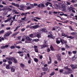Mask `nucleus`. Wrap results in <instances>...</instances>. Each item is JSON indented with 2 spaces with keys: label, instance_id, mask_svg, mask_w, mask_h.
<instances>
[{
  "label": "nucleus",
  "instance_id": "obj_1",
  "mask_svg": "<svg viewBox=\"0 0 77 77\" xmlns=\"http://www.w3.org/2000/svg\"><path fill=\"white\" fill-rule=\"evenodd\" d=\"M6 59H7V60H11V61H13V62H14V63H17L18 62L17 61V60L16 59V58L14 57H11V58H6Z\"/></svg>",
  "mask_w": 77,
  "mask_h": 77
},
{
  "label": "nucleus",
  "instance_id": "obj_2",
  "mask_svg": "<svg viewBox=\"0 0 77 77\" xmlns=\"http://www.w3.org/2000/svg\"><path fill=\"white\" fill-rule=\"evenodd\" d=\"M60 41L62 43V45H63L64 44H65V45H66L67 44V41L66 40H64L63 39H60Z\"/></svg>",
  "mask_w": 77,
  "mask_h": 77
},
{
  "label": "nucleus",
  "instance_id": "obj_3",
  "mask_svg": "<svg viewBox=\"0 0 77 77\" xmlns=\"http://www.w3.org/2000/svg\"><path fill=\"white\" fill-rule=\"evenodd\" d=\"M24 8V6L23 5H20V7L18 8V9H20V10H21V11H24V10H23V9Z\"/></svg>",
  "mask_w": 77,
  "mask_h": 77
},
{
  "label": "nucleus",
  "instance_id": "obj_4",
  "mask_svg": "<svg viewBox=\"0 0 77 77\" xmlns=\"http://www.w3.org/2000/svg\"><path fill=\"white\" fill-rule=\"evenodd\" d=\"M10 34H12V32L11 31H10L7 33H6L4 35L5 37H6V36H8L10 35Z\"/></svg>",
  "mask_w": 77,
  "mask_h": 77
},
{
  "label": "nucleus",
  "instance_id": "obj_5",
  "mask_svg": "<svg viewBox=\"0 0 77 77\" xmlns=\"http://www.w3.org/2000/svg\"><path fill=\"white\" fill-rule=\"evenodd\" d=\"M18 53H19V55L20 56H21V57H22V56H23L24 55V52L23 51H19L18 52Z\"/></svg>",
  "mask_w": 77,
  "mask_h": 77
},
{
  "label": "nucleus",
  "instance_id": "obj_6",
  "mask_svg": "<svg viewBox=\"0 0 77 77\" xmlns=\"http://www.w3.org/2000/svg\"><path fill=\"white\" fill-rule=\"evenodd\" d=\"M74 9H75L74 8L73 6L71 5L70 7L68 9V10H69V11H71L72 10H74Z\"/></svg>",
  "mask_w": 77,
  "mask_h": 77
},
{
  "label": "nucleus",
  "instance_id": "obj_7",
  "mask_svg": "<svg viewBox=\"0 0 77 77\" xmlns=\"http://www.w3.org/2000/svg\"><path fill=\"white\" fill-rule=\"evenodd\" d=\"M61 8L63 9V11L66 10V8H65V6L64 5H62L61 6Z\"/></svg>",
  "mask_w": 77,
  "mask_h": 77
},
{
  "label": "nucleus",
  "instance_id": "obj_8",
  "mask_svg": "<svg viewBox=\"0 0 77 77\" xmlns=\"http://www.w3.org/2000/svg\"><path fill=\"white\" fill-rule=\"evenodd\" d=\"M45 29H42L39 30L38 31V32H39L38 33H40V34H41V33H42L43 32H45Z\"/></svg>",
  "mask_w": 77,
  "mask_h": 77
},
{
  "label": "nucleus",
  "instance_id": "obj_9",
  "mask_svg": "<svg viewBox=\"0 0 77 77\" xmlns=\"http://www.w3.org/2000/svg\"><path fill=\"white\" fill-rule=\"evenodd\" d=\"M67 71L69 74H71V73L72 72V69H71L70 68L68 69Z\"/></svg>",
  "mask_w": 77,
  "mask_h": 77
},
{
  "label": "nucleus",
  "instance_id": "obj_10",
  "mask_svg": "<svg viewBox=\"0 0 77 77\" xmlns=\"http://www.w3.org/2000/svg\"><path fill=\"white\" fill-rule=\"evenodd\" d=\"M11 19H12L11 17H8V20H7L5 21V23H7V22H8L9 21H10V20H11Z\"/></svg>",
  "mask_w": 77,
  "mask_h": 77
},
{
  "label": "nucleus",
  "instance_id": "obj_11",
  "mask_svg": "<svg viewBox=\"0 0 77 77\" xmlns=\"http://www.w3.org/2000/svg\"><path fill=\"white\" fill-rule=\"evenodd\" d=\"M55 28H56V30L57 32H59V31L60 30V28L57 26H55Z\"/></svg>",
  "mask_w": 77,
  "mask_h": 77
},
{
  "label": "nucleus",
  "instance_id": "obj_12",
  "mask_svg": "<svg viewBox=\"0 0 77 77\" xmlns=\"http://www.w3.org/2000/svg\"><path fill=\"white\" fill-rule=\"evenodd\" d=\"M33 29H37L39 27V26L38 25H34L32 26Z\"/></svg>",
  "mask_w": 77,
  "mask_h": 77
},
{
  "label": "nucleus",
  "instance_id": "obj_13",
  "mask_svg": "<svg viewBox=\"0 0 77 77\" xmlns=\"http://www.w3.org/2000/svg\"><path fill=\"white\" fill-rule=\"evenodd\" d=\"M27 13H22L21 14V16H24L25 17H27Z\"/></svg>",
  "mask_w": 77,
  "mask_h": 77
},
{
  "label": "nucleus",
  "instance_id": "obj_14",
  "mask_svg": "<svg viewBox=\"0 0 77 77\" xmlns=\"http://www.w3.org/2000/svg\"><path fill=\"white\" fill-rule=\"evenodd\" d=\"M72 68L73 69H74L76 68H77V64H75L74 65V66L73 67H72Z\"/></svg>",
  "mask_w": 77,
  "mask_h": 77
},
{
  "label": "nucleus",
  "instance_id": "obj_15",
  "mask_svg": "<svg viewBox=\"0 0 77 77\" xmlns=\"http://www.w3.org/2000/svg\"><path fill=\"white\" fill-rule=\"evenodd\" d=\"M26 40L27 41H31L32 40V39L31 38H30L29 37H27V38H26Z\"/></svg>",
  "mask_w": 77,
  "mask_h": 77
},
{
  "label": "nucleus",
  "instance_id": "obj_16",
  "mask_svg": "<svg viewBox=\"0 0 77 77\" xmlns=\"http://www.w3.org/2000/svg\"><path fill=\"white\" fill-rule=\"evenodd\" d=\"M47 47V45H44L41 46V48H43L44 47Z\"/></svg>",
  "mask_w": 77,
  "mask_h": 77
},
{
  "label": "nucleus",
  "instance_id": "obj_17",
  "mask_svg": "<svg viewBox=\"0 0 77 77\" xmlns=\"http://www.w3.org/2000/svg\"><path fill=\"white\" fill-rule=\"evenodd\" d=\"M11 60H9V61H8V63H9V65H11L12 63V62L11 61Z\"/></svg>",
  "mask_w": 77,
  "mask_h": 77
},
{
  "label": "nucleus",
  "instance_id": "obj_18",
  "mask_svg": "<svg viewBox=\"0 0 77 77\" xmlns=\"http://www.w3.org/2000/svg\"><path fill=\"white\" fill-rule=\"evenodd\" d=\"M8 9V8H7V7H4L3 9H2V11H6V10H7Z\"/></svg>",
  "mask_w": 77,
  "mask_h": 77
},
{
  "label": "nucleus",
  "instance_id": "obj_19",
  "mask_svg": "<svg viewBox=\"0 0 77 77\" xmlns=\"http://www.w3.org/2000/svg\"><path fill=\"white\" fill-rule=\"evenodd\" d=\"M34 60L35 62H36V63H37V62H38V58H34Z\"/></svg>",
  "mask_w": 77,
  "mask_h": 77
},
{
  "label": "nucleus",
  "instance_id": "obj_20",
  "mask_svg": "<svg viewBox=\"0 0 77 77\" xmlns=\"http://www.w3.org/2000/svg\"><path fill=\"white\" fill-rule=\"evenodd\" d=\"M41 34L40 33H39L38 32H37V38H40V35Z\"/></svg>",
  "mask_w": 77,
  "mask_h": 77
},
{
  "label": "nucleus",
  "instance_id": "obj_21",
  "mask_svg": "<svg viewBox=\"0 0 77 77\" xmlns=\"http://www.w3.org/2000/svg\"><path fill=\"white\" fill-rule=\"evenodd\" d=\"M69 27L70 29V30H71L72 31H74V29H72V28L71 26H69Z\"/></svg>",
  "mask_w": 77,
  "mask_h": 77
},
{
  "label": "nucleus",
  "instance_id": "obj_22",
  "mask_svg": "<svg viewBox=\"0 0 77 77\" xmlns=\"http://www.w3.org/2000/svg\"><path fill=\"white\" fill-rule=\"evenodd\" d=\"M67 38H70V39H72L73 38H74V37H72V36H67Z\"/></svg>",
  "mask_w": 77,
  "mask_h": 77
},
{
  "label": "nucleus",
  "instance_id": "obj_23",
  "mask_svg": "<svg viewBox=\"0 0 77 77\" xmlns=\"http://www.w3.org/2000/svg\"><path fill=\"white\" fill-rule=\"evenodd\" d=\"M56 43L58 44H60V41L57 40L56 41Z\"/></svg>",
  "mask_w": 77,
  "mask_h": 77
},
{
  "label": "nucleus",
  "instance_id": "obj_24",
  "mask_svg": "<svg viewBox=\"0 0 77 77\" xmlns=\"http://www.w3.org/2000/svg\"><path fill=\"white\" fill-rule=\"evenodd\" d=\"M56 57H57V58L59 57H61V55H60V54H57L56 55Z\"/></svg>",
  "mask_w": 77,
  "mask_h": 77
},
{
  "label": "nucleus",
  "instance_id": "obj_25",
  "mask_svg": "<svg viewBox=\"0 0 77 77\" xmlns=\"http://www.w3.org/2000/svg\"><path fill=\"white\" fill-rule=\"evenodd\" d=\"M50 49H51V50L52 51H54V48H53V47L52 46H51L50 47Z\"/></svg>",
  "mask_w": 77,
  "mask_h": 77
},
{
  "label": "nucleus",
  "instance_id": "obj_26",
  "mask_svg": "<svg viewBox=\"0 0 77 77\" xmlns=\"http://www.w3.org/2000/svg\"><path fill=\"white\" fill-rule=\"evenodd\" d=\"M14 6H16V7H17V8H20V6H19V5L18 4H15Z\"/></svg>",
  "mask_w": 77,
  "mask_h": 77
},
{
  "label": "nucleus",
  "instance_id": "obj_27",
  "mask_svg": "<svg viewBox=\"0 0 77 77\" xmlns=\"http://www.w3.org/2000/svg\"><path fill=\"white\" fill-rule=\"evenodd\" d=\"M15 69H14L13 67L11 68V71L12 72H15Z\"/></svg>",
  "mask_w": 77,
  "mask_h": 77
},
{
  "label": "nucleus",
  "instance_id": "obj_28",
  "mask_svg": "<svg viewBox=\"0 0 77 77\" xmlns=\"http://www.w3.org/2000/svg\"><path fill=\"white\" fill-rule=\"evenodd\" d=\"M63 74H66V75H67V74H69L68 73V72H63Z\"/></svg>",
  "mask_w": 77,
  "mask_h": 77
},
{
  "label": "nucleus",
  "instance_id": "obj_29",
  "mask_svg": "<svg viewBox=\"0 0 77 77\" xmlns=\"http://www.w3.org/2000/svg\"><path fill=\"white\" fill-rule=\"evenodd\" d=\"M55 74V72H53L50 74V75L51 76L54 75Z\"/></svg>",
  "mask_w": 77,
  "mask_h": 77
},
{
  "label": "nucleus",
  "instance_id": "obj_30",
  "mask_svg": "<svg viewBox=\"0 0 77 77\" xmlns=\"http://www.w3.org/2000/svg\"><path fill=\"white\" fill-rule=\"evenodd\" d=\"M6 68L7 69H9V65H7Z\"/></svg>",
  "mask_w": 77,
  "mask_h": 77
},
{
  "label": "nucleus",
  "instance_id": "obj_31",
  "mask_svg": "<svg viewBox=\"0 0 77 77\" xmlns=\"http://www.w3.org/2000/svg\"><path fill=\"white\" fill-rule=\"evenodd\" d=\"M4 32L5 30H2L0 32V34H1V33H3Z\"/></svg>",
  "mask_w": 77,
  "mask_h": 77
},
{
  "label": "nucleus",
  "instance_id": "obj_32",
  "mask_svg": "<svg viewBox=\"0 0 77 77\" xmlns=\"http://www.w3.org/2000/svg\"><path fill=\"white\" fill-rule=\"evenodd\" d=\"M64 68L65 69H67V70H68V69H69V68H68V66H66L65 67H64Z\"/></svg>",
  "mask_w": 77,
  "mask_h": 77
},
{
  "label": "nucleus",
  "instance_id": "obj_33",
  "mask_svg": "<svg viewBox=\"0 0 77 77\" xmlns=\"http://www.w3.org/2000/svg\"><path fill=\"white\" fill-rule=\"evenodd\" d=\"M20 66H21V67H24V64H23V63H21L20 64Z\"/></svg>",
  "mask_w": 77,
  "mask_h": 77
},
{
  "label": "nucleus",
  "instance_id": "obj_34",
  "mask_svg": "<svg viewBox=\"0 0 77 77\" xmlns=\"http://www.w3.org/2000/svg\"><path fill=\"white\" fill-rule=\"evenodd\" d=\"M52 36H53V35L52 34H50L48 36V38H51Z\"/></svg>",
  "mask_w": 77,
  "mask_h": 77
},
{
  "label": "nucleus",
  "instance_id": "obj_35",
  "mask_svg": "<svg viewBox=\"0 0 77 77\" xmlns=\"http://www.w3.org/2000/svg\"><path fill=\"white\" fill-rule=\"evenodd\" d=\"M26 50H27L25 48H22V51H24V52H26Z\"/></svg>",
  "mask_w": 77,
  "mask_h": 77
},
{
  "label": "nucleus",
  "instance_id": "obj_36",
  "mask_svg": "<svg viewBox=\"0 0 77 77\" xmlns=\"http://www.w3.org/2000/svg\"><path fill=\"white\" fill-rule=\"evenodd\" d=\"M44 71H47V69H48L47 68L44 67Z\"/></svg>",
  "mask_w": 77,
  "mask_h": 77
},
{
  "label": "nucleus",
  "instance_id": "obj_37",
  "mask_svg": "<svg viewBox=\"0 0 77 77\" xmlns=\"http://www.w3.org/2000/svg\"><path fill=\"white\" fill-rule=\"evenodd\" d=\"M10 48L11 49H13V48H15V46L12 45V46L10 47Z\"/></svg>",
  "mask_w": 77,
  "mask_h": 77
},
{
  "label": "nucleus",
  "instance_id": "obj_38",
  "mask_svg": "<svg viewBox=\"0 0 77 77\" xmlns=\"http://www.w3.org/2000/svg\"><path fill=\"white\" fill-rule=\"evenodd\" d=\"M63 69H61L60 70V73H63Z\"/></svg>",
  "mask_w": 77,
  "mask_h": 77
},
{
  "label": "nucleus",
  "instance_id": "obj_39",
  "mask_svg": "<svg viewBox=\"0 0 77 77\" xmlns=\"http://www.w3.org/2000/svg\"><path fill=\"white\" fill-rule=\"evenodd\" d=\"M16 17H17V15H14V16L13 17L12 19L13 20H15Z\"/></svg>",
  "mask_w": 77,
  "mask_h": 77
},
{
  "label": "nucleus",
  "instance_id": "obj_40",
  "mask_svg": "<svg viewBox=\"0 0 77 77\" xmlns=\"http://www.w3.org/2000/svg\"><path fill=\"white\" fill-rule=\"evenodd\" d=\"M66 3L67 5H71V3H70V2H67Z\"/></svg>",
  "mask_w": 77,
  "mask_h": 77
},
{
  "label": "nucleus",
  "instance_id": "obj_41",
  "mask_svg": "<svg viewBox=\"0 0 77 77\" xmlns=\"http://www.w3.org/2000/svg\"><path fill=\"white\" fill-rule=\"evenodd\" d=\"M18 23H23V21L21 20H20L18 21Z\"/></svg>",
  "mask_w": 77,
  "mask_h": 77
},
{
  "label": "nucleus",
  "instance_id": "obj_42",
  "mask_svg": "<svg viewBox=\"0 0 77 77\" xmlns=\"http://www.w3.org/2000/svg\"><path fill=\"white\" fill-rule=\"evenodd\" d=\"M72 53L73 54H75L76 53H77V51H72Z\"/></svg>",
  "mask_w": 77,
  "mask_h": 77
},
{
  "label": "nucleus",
  "instance_id": "obj_43",
  "mask_svg": "<svg viewBox=\"0 0 77 77\" xmlns=\"http://www.w3.org/2000/svg\"><path fill=\"white\" fill-rule=\"evenodd\" d=\"M58 60H59L60 61H61V57H58Z\"/></svg>",
  "mask_w": 77,
  "mask_h": 77
},
{
  "label": "nucleus",
  "instance_id": "obj_44",
  "mask_svg": "<svg viewBox=\"0 0 77 77\" xmlns=\"http://www.w3.org/2000/svg\"><path fill=\"white\" fill-rule=\"evenodd\" d=\"M18 32H16L14 33L13 34V36H16V35H17V34H18Z\"/></svg>",
  "mask_w": 77,
  "mask_h": 77
},
{
  "label": "nucleus",
  "instance_id": "obj_45",
  "mask_svg": "<svg viewBox=\"0 0 77 77\" xmlns=\"http://www.w3.org/2000/svg\"><path fill=\"white\" fill-rule=\"evenodd\" d=\"M30 25H27V26L26 27V29H28V28H29V27H30Z\"/></svg>",
  "mask_w": 77,
  "mask_h": 77
},
{
  "label": "nucleus",
  "instance_id": "obj_46",
  "mask_svg": "<svg viewBox=\"0 0 77 77\" xmlns=\"http://www.w3.org/2000/svg\"><path fill=\"white\" fill-rule=\"evenodd\" d=\"M76 32H73L71 33V35H75Z\"/></svg>",
  "mask_w": 77,
  "mask_h": 77
},
{
  "label": "nucleus",
  "instance_id": "obj_47",
  "mask_svg": "<svg viewBox=\"0 0 77 77\" xmlns=\"http://www.w3.org/2000/svg\"><path fill=\"white\" fill-rule=\"evenodd\" d=\"M35 52L38 53V48L35 49Z\"/></svg>",
  "mask_w": 77,
  "mask_h": 77
},
{
  "label": "nucleus",
  "instance_id": "obj_48",
  "mask_svg": "<svg viewBox=\"0 0 77 77\" xmlns=\"http://www.w3.org/2000/svg\"><path fill=\"white\" fill-rule=\"evenodd\" d=\"M75 60V56H73L72 58V60Z\"/></svg>",
  "mask_w": 77,
  "mask_h": 77
},
{
  "label": "nucleus",
  "instance_id": "obj_49",
  "mask_svg": "<svg viewBox=\"0 0 77 77\" xmlns=\"http://www.w3.org/2000/svg\"><path fill=\"white\" fill-rule=\"evenodd\" d=\"M65 45H66V48H69V47L70 46H68V45H66V44Z\"/></svg>",
  "mask_w": 77,
  "mask_h": 77
},
{
  "label": "nucleus",
  "instance_id": "obj_50",
  "mask_svg": "<svg viewBox=\"0 0 77 77\" xmlns=\"http://www.w3.org/2000/svg\"><path fill=\"white\" fill-rule=\"evenodd\" d=\"M30 37V38H32V37H33V34H31L30 35H29Z\"/></svg>",
  "mask_w": 77,
  "mask_h": 77
},
{
  "label": "nucleus",
  "instance_id": "obj_51",
  "mask_svg": "<svg viewBox=\"0 0 77 77\" xmlns=\"http://www.w3.org/2000/svg\"><path fill=\"white\" fill-rule=\"evenodd\" d=\"M25 43H30V42L29 41L26 40L25 41Z\"/></svg>",
  "mask_w": 77,
  "mask_h": 77
},
{
  "label": "nucleus",
  "instance_id": "obj_52",
  "mask_svg": "<svg viewBox=\"0 0 77 77\" xmlns=\"http://www.w3.org/2000/svg\"><path fill=\"white\" fill-rule=\"evenodd\" d=\"M16 48H18V49H20V48H21V47L19 46H16Z\"/></svg>",
  "mask_w": 77,
  "mask_h": 77
},
{
  "label": "nucleus",
  "instance_id": "obj_53",
  "mask_svg": "<svg viewBox=\"0 0 77 77\" xmlns=\"http://www.w3.org/2000/svg\"><path fill=\"white\" fill-rule=\"evenodd\" d=\"M28 10L29 9H30V6H28L26 8Z\"/></svg>",
  "mask_w": 77,
  "mask_h": 77
},
{
  "label": "nucleus",
  "instance_id": "obj_54",
  "mask_svg": "<svg viewBox=\"0 0 77 77\" xmlns=\"http://www.w3.org/2000/svg\"><path fill=\"white\" fill-rule=\"evenodd\" d=\"M62 35L63 36H65V37L66 36V35H65V33H62Z\"/></svg>",
  "mask_w": 77,
  "mask_h": 77
},
{
  "label": "nucleus",
  "instance_id": "obj_55",
  "mask_svg": "<svg viewBox=\"0 0 77 77\" xmlns=\"http://www.w3.org/2000/svg\"><path fill=\"white\" fill-rule=\"evenodd\" d=\"M23 37L25 39H26L27 38V37H27V36H26L25 35V36H24Z\"/></svg>",
  "mask_w": 77,
  "mask_h": 77
},
{
  "label": "nucleus",
  "instance_id": "obj_56",
  "mask_svg": "<svg viewBox=\"0 0 77 77\" xmlns=\"http://www.w3.org/2000/svg\"><path fill=\"white\" fill-rule=\"evenodd\" d=\"M41 7H43V8H44V7H45V5H44V4H42L41 5Z\"/></svg>",
  "mask_w": 77,
  "mask_h": 77
},
{
  "label": "nucleus",
  "instance_id": "obj_57",
  "mask_svg": "<svg viewBox=\"0 0 77 77\" xmlns=\"http://www.w3.org/2000/svg\"><path fill=\"white\" fill-rule=\"evenodd\" d=\"M49 60H50V63H51V57H49Z\"/></svg>",
  "mask_w": 77,
  "mask_h": 77
},
{
  "label": "nucleus",
  "instance_id": "obj_58",
  "mask_svg": "<svg viewBox=\"0 0 77 77\" xmlns=\"http://www.w3.org/2000/svg\"><path fill=\"white\" fill-rule=\"evenodd\" d=\"M34 18H36V19H37V20H41V18L38 17H35Z\"/></svg>",
  "mask_w": 77,
  "mask_h": 77
},
{
  "label": "nucleus",
  "instance_id": "obj_59",
  "mask_svg": "<svg viewBox=\"0 0 77 77\" xmlns=\"http://www.w3.org/2000/svg\"><path fill=\"white\" fill-rule=\"evenodd\" d=\"M55 5L56 6V7H57L58 8H59V5L57 4H55Z\"/></svg>",
  "mask_w": 77,
  "mask_h": 77
},
{
  "label": "nucleus",
  "instance_id": "obj_60",
  "mask_svg": "<svg viewBox=\"0 0 77 77\" xmlns=\"http://www.w3.org/2000/svg\"><path fill=\"white\" fill-rule=\"evenodd\" d=\"M26 17H24V18H21V20H25V19H26Z\"/></svg>",
  "mask_w": 77,
  "mask_h": 77
},
{
  "label": "nucleus",
  "instance_id": "obj_61",
  "mask_svg": "<svg viewBox=\"0 0 77 77\" xmlns=\"http://www.w3.org/2000/svg\"><path fill=\"white\" fill-rule=\"evenodd\" d=\"M12 11L13 12H17V10H15V9H14Z\"/></svg>",
  "mask_w": 77,
  "mask_h": 77
},
{
  "label": "nucleus",
  "instance_id": "obj_62",
  "mask_svg": "<svg viewBox=\"0 0 77 77\" xmlns=\"http://www.w3.org/2000/svg\"><path fill=\"white\" fill-rule=\"evenodd\" d=\"M56 30V28H55L54 27H53L52 28V30Z\"/></svg>",
  "mask_w": 77,
  "mask_h": 77
},
{
  "label": "nucleus",
  "instance_id": "obj_63",
  "mask_svg": "<svg viewBox=\"0 0 77 77\" xmlns=\"http://www.w3.org/2000/svg\"><path fill=\"white\" fill-rule=\"evenodd\" d=\"M25 30V29L23 28L22 29H21V31H22V32H23V31H24Z\"/></svg>",
  "mask_w": 77,
  "mask_h": 77
},
{
  "label": "nucleus",
  "instance_id": "obj_64",
  "mask_svg": "<svg viewBox=\"0 0 77 77\" xmlns=\"http://www.w3.org/2000/svg\"><path fill=\"white\" fill-rule=\"evenodd\" d=\"M5 46H2V48L3 49H4L5 48Z\"/></svg>",
  "mask_w": 77,
  "mask_h": 77
}]
</instances>
